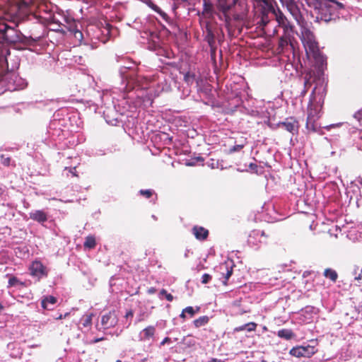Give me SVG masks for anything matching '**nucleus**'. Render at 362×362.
<instances>
[{
	"instance_id": "1",
	"label": "nucleus",
	"mask_w": 362,
	"mask_h": 362,
	"mask_svg": "<svg viewBox=\"0 0 362 362\" xmlns=\"http://www.w3.org/2000/svg\"><path fill=\"white\" fill-rule=\"evenodd\" d=\"M325 93L324 90L322 92L316 93V88L312 92L308 107V116L306 121V128L315 132L320 128L317 121L322 115V108L324 104Z\"/></svg>"
},
{
	"instance_id": "2",
	"label": "nucleus",
	"mask_w": 362,
	"mask_h": 362,
	"mask_svg": "<svg viewBox=\"0 0 362 362\" xmlns=\"http://www.w3.org/2000/svg\"><path fill=\"white\" fill-rule=\"evenodd\" d=\"M300 39L307 54L312 55L320 66L326 64V57L320 52L313 33L306 27H302Z\"/></svg>"
},
{
	"instance_id": "3",
	"label": "nucleus",
	"mask_w": 362,
	"mask_h": 362,
	"mask_svg": "<svg viewBox=\"0 0 362 362\" xmlns=\"http://www.w3.org/2000/svg\"><path fill=\"white\" fill-rule=\"evenodd\" d=\"M305 1L309 7L317 11V21L328 22L332 19L329 8L323 2V0H305Z\"/></svg>"
},
{
	"instance_id": "4",
	"label": "nucleus",
	"mask_w": 362,
	"mask_h": 362,
	"mask_svg": "<svg viewBox=\"0 0 362 362\" xmlns=\"http://www.w3.org/2000/svg\"><path fill=\"white\" fill-rule=\"evenodd\" d=\"M18 39L16 30L6 24L0 25V42L8 43L15 42ZM3 56L0 57V62L3 61Z\"/></svg>"
},
{
	"instance_id": "5",
	"label": "nucleus",
	"mask_w": 362,
	"mask_h": 362,
	"mask_svg": "<svg viewBox=\"0 0 362 362\" xmlns=\"http://www.w3.org/2000/svg\"><path fill=\"white\" fill-rule=\"evenodd\" d=\"M317 352V349L313 346H297L289 351V354L296 358H310Z\"/></svg>"
},
{
	"instance_id": "6",
	"label": "nucleus",
	"mask_w": 362,
	"mask_h": 362,
	"mask_svg": "<svg viewBox=\"0 0 362 362\" xmlns=\"http://www.w3.org/2000/svg\"><path fill=\"white\" fill-rule=\"evenodd\" d=\"M29 269L30 275L34 277H37L38 280L43 277H47L48 275V269L39 260L33 261L30 264Z\"/></svg>"
},
{
	"instance_id": "7",
	"label": "nucleus",
	"mask_w": 362,
	"mask_h": 362,
	"mask_svg": "<svg viewBox=\"0 0 362 362\" xmlns=\"http://www.w3.org/2000/svg\"><path fill=\"white\" fill-rule=\"evenodd\" d=\"M118 322V317L115 310H111L108 313L103 315L101 317V325L104 329L114 327Z\"/></svg>"
},
{
	"instance_id": "8",
	"label": "nucleus",
	"mask_w": 362,
	"mask_h": 362,
	"mask_svg": "<svg viewBox=\"0 0 362 362\" xmlns=\"http://www.w3.org/2000/svg\"><path fill=\"white\" fill-rule=\"evenodd\" d=\"M278 126L285 129L293 134L297 133L299 128L298 122L293 117L286 118L284 122H279Z\"/></svg>"
},
{
	"instance_id": "9",
	"label": "nucleus",
	"mask_w": 362,
	"mask_h": 362,
	"mask_svg": "<svg viewBox=\"0 0 362 362\" xmlns=\"http://www.w3.org/2000/svg\"><path fill=\"white\" fill-rule=\"evenodd\" d=\"M275 15L276 20L279 24V26L284 28V32L292 31L293 26L290 24V22L284 15V13L278 8L277 11L273 12Z\"/></svg>"
},
{
	"instance_id": "10",
	"label": "nucleus",
	"mask_w": 362,
	"mask_h": 362,
	"mask_svg": "<svg viewBox=\"0 0 362 362\" xmlns=\"http://www.w3.org/2000/svg\"><path fill=\"white\" fill-rule=\"evenodd\" d=\"M290 45L293 47V44L291 40V35L288 32H284V35L279 38L277 50L279 53H282L284 52L285 49H286Z\"/></svg>"
},
{
	"instance_id": "11",
	"label": "nucleus",
	"mask_w": 362,
	"mask_h": 362,
	"mask_svg": "<svg viewBox=\"0 0 362 362\" xmlns=\"http://www.w3.org/2000/svg\"><path fill=\"white\" fill-rule=\"evenodd\" d=\"M192 232L195 238L201 241L206 240L209 233L207 229L199 226H194L192 229Z\"/></svg>"
},
{
	"instance_id": "12",
	"label": "nucleus",
	"mask_w": 362,
	"mask_h": 362,
	"mask_svg": "<svg viewBox=\"0 0 362 362\" xmlns=\"http://www.w3.org/2000/svg\"><path fill=\"white\" fill-rule=\"evenodd\" d=\"M269 236V235L267 234L264 230L259 229H254L250 235L251 238L258 239L259 243H267Z\"/></svg>"
},
{
	"instance_id": "13",
	"label": "nucleus",
	"mask_w": 362,
	"mask_h": 362,
	"mask_svg": "<svg viewBox=\"0 0 362 362\" xmlns=\"http://www.w3.org/2000/svg\"><path fill=\"white\" fill-rule=\"evenodd\" d=\"M30 218L38 223H45L47 221V214L42 210H36L29 214Z\"/></svg>"
},
{
	"instance_id": "14",
	"label": "nucleus",
	"mask_w": 362,
	"mask_h": 362,
	"mask_svg": "<svg viewBox=\"0 0 362 362\" xmlns=\"http://www.w3.org/2000/svg\"><path fill=\"white\" fill-rule=\"evenodd\" d=\"M57 299L53 296H45L42 301L41 305L45 310H53L54 305L57 303Z\"/></svg>"
},
{
	"instance_id": "15",
	"label": "nucleus",
	"mask_w": 362,
	"mask_h": 362,
	"mask_svg": "<svg viewBox=\"0 0 362 362\" xmlns=\"http://www.w3.org/2000/svg\"><path fill=\"white\" fill-rule=\"evenodd\" d=\"M287 8L297 21L301 18L302 16L300 8L293 1H291L287 4Z\"/></svg>"
},
{
	"instance_id": "16",
	"label": "nucleus",
	"mask_w": 362,
	"mask_h": 362,
	"mask_svg": "<svg viewBox=\"0 0 362 362\" xmlns=\"http://www.w3.org/2000/svg\"><path fill=\"white\" fill-rule=\"evenodd\" d=\"M277 336L281 339L286 340H290L295 337V334L291 329H281L278 331Z\"/></svg>"
},
{
	"instance_id": "17",
	"label": "nucleus",
	"mask_w": 362,
	"mask_h": 362,
	"mask_svg": "<svg viewBox=\"0 0 362 362\" xmlns=\"http://www.w3.org/2000/svg\"><path fill=\"white\" fill-rule=\"evenodd\" d=\"M219 269L222 271L225 270L226 272V274H224V273H222V274L225 278V281H223V284L225 285H227V281L228 280V279L231 276V275L233 274V268H232V267H228V265L225 263V264H221L219 266Z\"/></svg>"
},
{
	"instance_id": "18",
	"label": "nucleus",
	"mask_w": 362,
	"mask_h": 362,
	"mask_svg": "<svg viewBox=\"0 0 362 362\" xmlns=\"http://www.w3.org/2000/svg\"><path fill=\"white\" fill-rule=\"evenodd\" d=\"M209 322V317L206 315H203L197 319H195L193 321V325L196 328H199L201 327L205 326Z\"/></svg>"
},
{
	"instance_id": "19",
	"label": "nucleus",
	"mask_w": 362,
	"mask_h": 362,
	"mask_svg": "<svg viewBox=\"0 0 362 362\" xmlns=\"http://www.w3.org/2000/svg\"><path fill=\"white\" fill-rule=\"evenodd\" d=\"M144 334L143 339L144 340L149 339L153 337L156 333V328L154 326H148L142 330Z\"/></svg>"
},
{
	"instance_id": "20",
	"label": "nucleus",
	"mask_w": 362,
	"mask_h": 362,
	"mask_svg": "<svg viewBox=\"0 0 362 362\" xmlns=\"http://www.w3.org/2000/svg\"><path fill=\"white\" fill-rule=\"evenodd\" d=\"M324 276L326 278L329 279L333 282H335L338 278L337 272L330 268H327L325 270Z\"/></svg>"
},
{
	"instance_id": "21",
	"label": "nucleus",
	"mask_w": 362,
	"mask_h": 362,
	"mask_svg": "<svg viewBox=\"0 0 362 362\" xmlns=\"http://www.w3.org/2000/svg\"><path fill=\"white\" fill-rule=\"evenodd\" d=\"M93 317V313L86 314V315H83L81 319V322L82 325L84 327H90L91 325H92Z\"/></svg>"
},
{
	"instance_id": "22",
	"label": "nucleus",
	"mask_w": 362,
	"mask_h": 362,
	"mask_svg": "<svg viewBox=\"0 0 362 362\" xmlns=\"http://www.w3.org/2000/svg\"><path fill=\"white\" fill-rule=\"evenodd\" d=\"M148 6L150 8H151L154 11H156V13H158V14H160V16L164 19V20H167L168 18V16L167 15V13H165L164 11H163L160 7H158L157 5H156L155 4H153V2L150 1L148 4Z\"/></svg>"
},
{
	"instance_id": "23",
	"label": "nucleus",
	"mask_w": 362,
	"mask_h": 362,
	"mask_svg": "<svg viewBox=\"0 0 362 362\" xmlns=\"http://www.w3.org/2000/svg\"><path fill=\"white\" fill-rule=\"evenodd\" d=\"M85 247L93 249L96 245L95 238L93 235H88L86 238V240L83 243Z\"/></svg>"
},
{
	"instance_id": "24",
	"label": "nucleus",
	"mask_w": 362,
	"mask_h": 362,
	"mask_svg": "<svg viewBox=\"0 0 362 362\" xmlns=\"http://www.w3.org/2000/svg\"><path fill=\"white\" fill-rule=\"evenodd\" d=\"M8 284V287H12V286H16L18 284H19L21 286H25V284L23 282L20 281L19 279L16 276H11L9 279Z\"/></svg>"
},
{
	"instance_id": "25",
	"label": "nucleus",
	"mask_w": 362,
	"mask_h": 362,
	"mask_svg": "<svg viewBox=\"0 0 362 362\" xmlns=\"http://www.w3.org/2000/svg\"><path fill=\"white\" fill-rule=\"evenodd\" d=\"M195 78V74L189 71L187 72L184 76L185 81L188 83H192Z\"/></svg>"
},
{
	"instance_id": "26",
	"label": "nucleus",
	"mask_w": 362,
	"mask_h": 362,
	"mask_svg": "<svg viewBox=\"0 0 362 362\" xmlns=\"http://www.w3.org/2000/svg\"><path fill=\"white\" fill-rule=\"evenodd\" d=\"M153 192L151 189H141L139 191V194L141 196H144V197H145L147 199L151 198L152 197V195H153Z\"/></svg>"
},
{
	"instance_id": "27",
	"label": "nucleus",
	"mask_w": 362,
	"mask_h": 362,
	"mask_svg": "<svg viewBox=\"0 0 362 362\" xmlns=\"http://www.w3.org/2000/svg\"><path fill=\"white\" fill-rule=\"evenodd\" d=\"M134 317V311L130 309V310H128L127 312H126V314L124 315V317L127 319V320H129V322L127 326V327H129L131 324H132V320Z\"/></svg>"
},
{
	"instance_id": "28",
	"label": "nucleus",
	"mask_w": 362,
	"mask_h": 362,
	"mask_svg": "<svg viewBox=\"0 0 362 362\" xmlns=\"http://www.w3.org/2000/svg\"><path fill=\"white\" fill-rule=\"evenodd\" d=\"M213 8L212 4L209 1H204V13H211Z\"/></svg>"
},
{
	"instance_id": "29",
	"label": "nucleus",
	"mask_w": 362,
	"mask_h": 362,
	"mask_svg": "<svg viewBox=\"0 0 362 362\" xmlns=\"http://www.w3.org/2000/svg\"><path fill=\"white\" fill-rule=\"evenodd\" d=\"M246 329L247 332H253L256 330L257 324L254 322L246 323Z\"/></svg>"
},
{
	"instance_id": "30",
	"label": "nucleus",
	"mask_w": 362,
	"mask_h": 362,
	"mask_svg": "<svg viewBox=\"0 0 362 362\" xmlns=\"http://www.w3.org/2000/svg\"><path fill=\"white\" fill-rule=\"evenodd\" d=\"M246 142H244L241 144H238V145H235L234 146H233L230 150V153H234L235 151H240L241 149H243L245 145Z\"/></svg>"
},
{
	"instance_id": "31",
	"label": "nucleus",
	"mask_w": 362,
	"mask_h": 362,
	"mask_svg": "<svg viewBox=\"0 0 362 362\" xmlns=\"http://www.w3.org/2000/svg\"><path fill=\"white\" fill-rule=\"evenodd\" d=\"M211 279H212V277L210 274H204L202 276V283L203 284H208L211 280Z\"/></svg>"
},
{
	"instance_id": "32",
	"label": "nucleus",
	"mask_w": 362,
	"mask_h": 362,
	"mask_svg": "<svg viewBox=\"0 0 362 362\" xmlns=\"http://www.w3.org/2000/svg\"><path fill=\"white\" fill-rule=\"evenodd\" d=\"M311 86V83L310 81V79L307 78V76L305 77V82H304V90L303 92V94H305L308 90V88L310 87Z\"/></svg>"
},
{
	"instance_id": "33",
	"label": "nucleus",
	"mask_w": 362,
	"mask_h": 362,
	"mask_svg": "<svg viewBox=\"0 0 362 362\" xmlns=\"http://www.w3.org/2000/svg\"><path fill=\"white\" fill-rule=\"evenodd\" d=\"M184 313H186L189 315L191 317H192L194 315V308L192 306H188L184 309Z\"/></svg>"
},
{
	"instance_id": "34",
	"label": "nucleus",
	"mask_w": 362,
	"mask_h": 362,
	"mask_svg": "<svg viewBox=\"0 0 362 362\" xmlns=\"http://www.w3.org/2000/svg\"><path fill=\"white\" fill-rule=\"evenodd\" d=\"M10 163H11V158L10 157H6V158H4V156H1V163L6 166H8L10 165Z\"/></svg>"
},
{
	"instance_id": "35",
	"label": "nucleus",
	"mask_w": 362,
	"mask_h": 362,
	"mask_svg": "<svg viewBox=\"0 0 362 362\" xmlns=\"http://www.w3.org/2000/svg\"><path fill=\"white\" fill-rule=\"evenodd\" d=\"M246 327H247L246 324H245V325H243L241 326H238V327H235L233 331L235 332H242V331L246 329Z\"/></svg>"
},
{
	"instance_id": "36",
	"label": "nucleus",
	"mask_w": 362,
	"mask_h": 362,
	"mask_svg": "<svg viewBox=\"0 0 362 362\" xmlns=\"http://www.w3.org/2000/svg\"><path fill=\"white\" fill-rule=\"evenodd\" d=\"M74 35L76 38H79V39H82L83 38V34L82 33L78 30H76L74 31Z\"/></svg>"
},
{
	"instance_id": "37",
	"label": "nucleus",
	"mask_w": 362,
	"mask_h": 362,
	"mask_svg": "<svg viewBox=\"0 0 362 362\" xmlns=\"http://www.w3.org/2000/svg\"><path fill=\"white\" fill-rule=\"evenodd\" d=\"M105 339H106V338H105V337L95 338L90 341V344H96L99 341H102Z\"/></svg>"
},
{
	"instance_id": "38",
	"label": "nucleus",
	"mask_w": 362,
	"mask_h": 362,
	"mask_svg": "<svg viewBox=\"0 0 362 362\" xmlns=\"http://www.w3.org/2000/svg\"><path fill=\"white\" fill-rule=\"evenodd\" d=\"M165 297L166 300H167L168 301H170V302L173 301V299H174L173 296L172 294H170V293H168V294H166V295L165 296Z\"/></svg>"
},
{
	"instance_id": "39",
	"label": "nucleus",
	"mask_w": 362,
	"mask_h": 362,
	"mask_svg": "<svg viewBox=\"0 0 362 362\" xmlns=\"http://www.w3.org/2000/svg\"><path fill=\"white\" fill-rule=\"evenodd\" d=\"M170 341H171L170 338L167 337L164 338V339L161 341L160 345L163 346L166 343H170Z\"/></svg>"
},
{
	"instance_id": "40",
	"label": "nucleus",
	"mask_w": 362,
	"mask_h": 362,
	"mask_svg": "<svg viewBox=\"0 0 362 362\" xmlns=\"http://www.w3.org/2000/svg\"><path fill=\"white\" fill-rule=\"evenodd\" d=\"M148 294H153L156 292V288L154 287H151L147 291Z\"/></svg>"
},
{
	"instance_id": "41",
	"label": "nucleus",
	"mask_w": 362,
	"mask_h": 362,
	"mask_svg": "<svg viewBox=\"0 0 362 362\" xmlns=\"http://www.w3.org/2000/svg\"><path fill=\"white\" fill-rule=\"evenodd\" d=\"M69 313H66L64 315H60L59 317H57L56 319L57 320H61L62 318H65L67 315H69Z\"/></svg>"
},
{
	"instance_id": "42",
	"label": "nucleus",
	"mask_w": 362,
	"mask_h": 362,
	"mask_svg": "<svg viewBox=\"0 0 362 362\" xmlns=\"http://www.w3.org/2000/svg\"><path fill=\"white\" fill-rule=\"evenodd\" d=\"M166 294H168V292L165 289L163 288L160 290V295L165 296Z\"/></svg>"
},
{
	"instance_id": "43",
	"label": "nucleus",
	"mask_w": 362,
	"mask_h": 362,
	"mask_svg": "<svg viewBox=\"0 0 362 362\" xmlns=\"http://www.w3.org/2000/svg\"><path fill=\"white\" fill-rule=\"evenodd\" d=\"M186 313H184V309L182 310L181 314L180 315V317L182 319H185L186 317V315H185Z\"/></svg>"
},
{
	"instance_id": "44",
	"label": "nucleus",
	"mask_w": 362,
	"mask_h": 362,
	"mask_svg": "<svg viewBox=\"0 0 362 362\" xmlns=\"http://www.w3.org/2000/svg\"><path fill=\"white\" fill-rule=\"evenodd\" d=\"M208 362H223V361L218 360L217 358H212L211 361H209Z\"/></svg>"
},
{
	"instance_id": "45",
	"label": "nucleus",
	"mask_w": 362,
	"mask_h": 362,
	"mask_svg": "<svg viewBox=\"0 0 362 362\" xmlns=\"http://www.w3.org/2000/svg\"><path fill=\"white\" fill-rule=\"evenodd\" d=\"M199 311H200V307L197 306V307L194 308V313H195V314H196V313H198Z\"/></svg>"
},
{
	"instance_id": "46",
	"label": "nucleus",
	"mask_w": 362,
	"mask_h": 362,
	"mask_svg": "<svg viewBox=\"0 0 362 362\" xmlns=\"http://www.w3.org/2000/svg\"><path fill=\"white\" fill-rule=\"evenodd\" d=\"M4 189L2 187V185H0V196L4 193Z\"/></svg>"
},
{
	"instance_id": "47",
	"label": "nucleus",
	"mask_w": 362,
	"mask_h": 362,
	"mask_svg": "<svg viewBox=\"0 0 362 362\" xmlns=\"http://www.w3.org/2000/svg\"><path fill=\"white\" fill-rule=\"evenodd\" d=\"M144 314L139 315V318L138 319V322H141L144 320L143 318Z\"/></svg>"
},
{
	"instance_id": "48",
	"label": "nucleus",
	"mask_w": 362,
	"mask_h": 362,
	"mask_svg": "<svg viewBox=\"0 0 362 362\" xmlns=\"http://www.w3.org/2000/svg\"><path fill=\"white\" fill-rule=\"evenodd\" d=\"M4 309V305L0 303V313H1V311Z\"/></svg>"
},
{
	"instance_id": "49",
	"label": "nucleus",
	"mask_w": 362,
	"mask_h": 362,
	"mask_svg": "<svg viewBox=\"0 0 362 362\" xmlns=\"http://www.w3.org/2000/svg\"><path fill=\"white\" fill-rule=\"evenodd\" d=\"M355 279H356V280H360V279H361V274H359L358 276H356V277H355Z\"/></svg>"
},
{
	"instance_id": "50",
	"label": "nucleus",
	"mask_w": 362,
	"mask_h": 362,
	"mask_svg": "<svg viewBox=\"0 0 362 362\" xmlns=\"http://www.w3.org/2000/svg\"><path fill=\"white\" fill-rule=\"evenodd\" d=\"M116 362H122L121 360H117Z\"/></svg>"
},
{
	"instance_id": "51",
	"label": "nucleus",
	"mask_w": 362,
	"mask_h": 362,
	"mask_svg": "<svg viewBox=\"0 0 362 362\" xmlns=\"http://www.w3.org/2000/svg\"><path fill=\"white\" fill-rule=\"evenodd\" d=\"M30 38H31L34 42H36V41H37V40H34V39H33L32 37H30Z\"/></svg>"
}]
</instances>
